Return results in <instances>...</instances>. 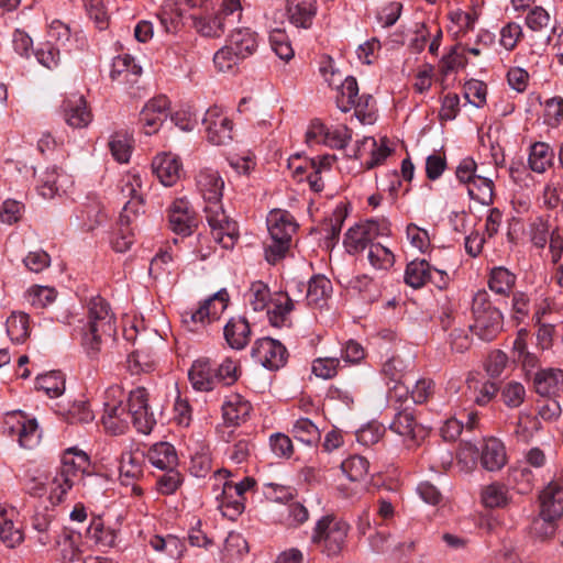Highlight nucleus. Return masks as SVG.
Wrapping results in <instances>:
<instances>
[{
    "mask_svg": "<svg viewBox=\"0 0 563 563\" xmlns=\"http://www.w3.org/2000/svg\"><path fill=\"white\" fill-rule=\"evenodd\" d=\"M90 457L86 452L77 448L66 449L52 481L51 499L62 503L74 486L81 487L82 496L95 497L102 494L103 479L90 472Z\"/></svg>",
    "mask_w": 563,
    "mask_h": 563,
    "instance_id": "1",
    "label": "nucleus"
},
{
    "mask_svg": "<svg viewBox=\"0 0 563 563\" xmlns=\"http://www.w3.org/2000/svg\"><path fill=\"white\" fill-rule=\"evenodd\" d=\"M87 311L86 321H78V324L74 327L73 335L79 339L86 355L90 360H96L104 341L115 333V317L110 305L100 296L90 298Z\"/></svg>",
    "mask_w": 563,
    "mask_h": 563,
    "instance_id": "2",
    "label": "nucleus"
},
{
    "mask_svg": "<svg viewBox=\"0 0 563 563\" xmlns=\"http://www.w3.org/2000/svg\"><path fill=\"white\" fill-rule=\"evenodd\" d=\"M230 475L228 470L217 471L214 481H223V483H216L213 493L221 514L230 520H235L244 511L245 494L256 485V481L252 477H244L239 483H233L228 479Z\"/></svg>",
    "mask_w": 563,
    "mask_h": 563,
    "instance_id": "3",
    "label": "nucleus"
},
{
    "mask_svg": "<svg viewBox=\"0 0 563 563\" xmlns=\"http://www.w3.org/2000/svg\"><path fill=\"white\" fill-rule=\"evenodd\" d=\"M266 221L271 242L265 246V258L275 264L288 252L298 224L290 212L282 209L272 210Z\"/></svg>",
    "mask_w": 563,
    "mask_h": 563,
    "instance_id": "4",
    "label": "nucleus"
},
{
    "mask_svg": "<svg viewBox=\"0 0 563 563\" xmlns=\"http://www.w3.org/2000/svg\"><path fill=\"white\" fill-rule=\"evenodd\" d=\"M349 531L346 521L325 515L316 522L310 541L328 558H338L346 547Z\"/></svg>",
    "mask_w": 563,
    "mask_h": 563,
    "instance_id": "5",
    "label": "nucleus"
},
{
    "mask_svg": "<svg viewBox=\"0 0 563 563\" xmlns=\"http://www.w3.org/2000/svg\"><path fill=\"white\" fill-rule=\"evenodd\" d=\"M336 107L342 112L354 109L355 117L362 124H373L376 120V102L371 95L358 96V86L354 77H346L339 87Z\"/></svg>",
    "mask_w": 563,
    "mask_h": 563,
    "instance_id": "6",
    "label": "nucleus"
},
{
    "mask_svg": "<svg viewBox=\"0 0 563 563\" xmlns=\"http://www.w3.org/2000/svg\"><path fill=\"white\" fill-rule=\"evenodd\" d=\"M474 322L470 330L483 341L494 340L503 330V314L488 300L486 291H478L473 298Z\"/></svg>",
    "mask_w": 563,
    "mask_h": 563,
    "instance_id": "7",
    "label": "nucleus"
},
{
    "mask_svg": "<svg viewBox=\"0 0 563 563\" xmlns=\"http://www.w3.org/2000/svg\"><path fill=\"white\" fill-rule=\"evenodd\" d=\"M242 16L240 0H222L214 14L192 15L194 26L206 37H220L228 25L239 22Z\"/></svg>",
    "mask_w": 563,
    "mask_h": 563,
    "instance_id": "8",
    "label": "nucleus"
},
{
    "mask_svg": "<svg viewBox=\"0 0 563 563\" xmlns=\"http://www.w3.org/2000/svg\"><path fill=\"white\" fill-rule=\"evenodd\" d=\"M390 223L387 219H368L351 227L344 236V247L349 254H358L379 236H389Z\"/></svg>",
    "mask_w": 563,
    "mask_h": 563,
    "instance_id": "9",
    "label": "nucleus"
},
{
    "mask_svg": "<svg viewBox=\"0 0 563 563\" xmlns=\"http://www.w3.org/2000/svg\"><path fill=\"white\" fill-rule=\"evenodd\" d=\"M124 399V390L119 385H112L103 393L101 422L104 429L112 434H122L129 427L130 413L123 405Z\"/></svg>",
    "mask_w": 563,
    "mask_h": 563,
    "instance_id": "10",
    "label": "nucleus"
},
{
    "mask_svg": "<svg viewBox=\"0 0 563 563\" xmlns=\"http://www.w3.org/2000/svg\"><path fill=\"white\" fill-rule=\"evenodd\" d=\"M203 212L213 239L222 247L232 249L239 238L238 224L225 213L221 200L206 202Z\"/></svg>",
    "mask_w": 563,
    "mask_h": 563,
    "instance_id": "11",
    "label": "nucleus"
},
{
    "mask_svg": "<svg viewBox=\"0 0 563 563\" xmlns=\"http://www.w3.org/2000/svg\"><path fill=\"white\" fill-rule=\"evenodd\" d=\"M3 428L8 435L16 437L21 448L31 450L41 441L42 433L36 419L27 417L20 410L5 415Z\"/></svg>",
    "mask_w": 563,
    "mask_h": 563,
    "instance_id": "12",
    "label": "nucleus"
},
{
    "mask_svg": "<svg viewBox=\"0 0 563 563\" xmlns=\"http://www.w3.org/2000/svg\"><path fill=\"white\" fill-rule=\"evenodd\" d=\"M540 516L543 520L544 537L554 534V521L563 516V486L559 482H550L540 493Z\"/></svg>",
    "mask_w": 563,
    "mask_h": 563,
    "instance_id": "13",
    "label": "nucleus"
},
{
    "mask_svg": "<svg viewBox=\"0 0 563 563\" xmlns=\"http://www.w3.org/2000/svg\"><path fill=\"white\" fill-rule=\"evenodd\" d=\"M526 25L532 33L530 35V46L533 51H543L551 42L552 34L555 33V20L542 7H534L526 16Z\"/></svg>",
    "mask_w": 563,
    "mask_h": 563,
    "instance_id": "14",
    "label": "nucleus"
},
{
    "mask_svg": "<svg viewBox=\"0 0 563 563\" xmlns=\"http://www.w3.org/2000/svg\"><path fill=\"white\" fill-rule=\"evenodd\" d=\"M352 139V131L345 125L328 128L320 120L311 121L307 132L306 142L308 145L324 144L331 148H344Z\"/></svg>",
    "mask_w": 563,
    "mask_h": 563,
    "instance_id": "15",
    "label": "nucleus"
},
{
    "mask_svg": "<svg viewBox=\"0 0 563 563\" xmlns=\"http://www.w3.org/2000/svg\"><path fill=\"white\" fill-rule=\"evenodd\" d=\"M128 413L140 433L148 434L156 426L154 413L150 411L148 407V393L144 387H137L130 391Z\"/></svg>",
    "mask_w": 563,
    "mask_h": 563,
    "instance_id": "16",
    "label": "nucleus"
},
{
    "mask_svg": "<svg viewBox=\"0 0 563 563\" xmlns=\"http://www.w3.org/2000/svg\"><path fill=\"white\" fill-rule=\"evenodd\" d=\"M206 137L213 145H225L233 139V122L219 106L210 107L202 119Z\"/></svg>",
    "mask_w": 563,
    "mask_h": 563,
    "instance_id": "17",
    "label": "nucleus"
},
{
    "mask_svg": "<svg viewBox=\"0 0 563 563\" xmlns=\"http://www.w3.org/2000/svg\"><path fill=\"white\" fill-rule=\"evenodd\" d=\"M287 350L277 340L271 338L258 339L252 347V357L267 369L276 371L287 361Z\"/></svg>",
    "mask_w": 563,
    "mask_h": 563,
    "instance_id": "18",
    "label": "nucleus"
},
{
    "mask_svg": "<svg viewBox=\"0 0 563 563\" xmlns=\"http://www.w3.org/2000/svg\"><path fill=\"white\" fill-rule=\"evenodd\" d=\"M60 111L65 123L73 129H85L93 119L86 98L79 93H70L65 97Z\"/></svg>",
    "mask_w": 563,
    "mask_h": 563,
    "instance_id": "19",
    "label": "nucleus"
},
{
    "mask_svg": "<svg viewBox=\"0 0 563 563\" xmlns=\"http://www.w3.org/2000/svg\"><path fill=\"white\" fill-rule=\"evenodd\" d=\"M120 195L124 201L121 213L132 214L136 218L143 208L142 178L137 173H128L123 175L118 185Z\"/></svg>",
    "mask_w": 563,
    "mask_h": 563,
    "instance_id": "20",
    "label": "nucleus"
},
{
    "mask_svg": "<svg viewBox=\"0 0 563 563\" xmlns=\"http://www.w3.org/2000/svg\"><path fill=\"white\" fill-rule=\"evenodd\" d=\"M170 102L166 96L148 100L140 113V122L146 135L156 133L168 115Z\"/></svg>",
    "mask_w": 563,
    "mask_h": 563,
    "instance_id": "21",
    "label": "nucleus"
},
{
    "mask_svg": "<svg viewBox=\"0 0 563 563\" xmlns=\"http://www.w3.org/2000/svg\"><path fill=\"white\" fill-rule=\"evenodd\" d=\"M169 228L176 234L190 235L197 227L194 211L189 201L184 198L176 199L168 209Z\"/></svg>",
    "mask_w": 563,
    "mask_h": 563,
    "instance_id": "22",
    "label": "nucleus"
},
{
    "mask_svg": "<svg viewBox=\"0 0 563 563\" xmlns=\"http://www.w3.org/2000/svg\"><path fill=\"white\" fill-rule=\"evenodd\" d=\"M152 169L164 186H173L180 178L183 164L176 155L161 153L154 157Z\"/></svg>",
    "mask_w": 563,
    "mask_h": 563,
    "instance_id": "23",
    "label": "nucleus"
},
{
    "mask_svg": "<svg viewBox=\"0 0 563 563\" xmlns=\"http://www.w3.org/2000/svg\"><path fill=\"white\" fill-rule=\"evenodd\" d=\"M389 429L399 434L408 448L416 445L418 439L423 434V429L417 423L413 413L408 409L401 410L395 416Z\"/></svg>",
    "mask_w": 563,
    "mask_h": 563,
    "instance_id": "24",
    "label": "nucleus"
},
{
    "mask_svg": "<svg viewBox=\"0 0 563 563\" xmlns=\"http://www.w3.org/2000/svg\"><path fill=\"white\" fill-rule=\"evenodd\" d=\"M188 377L194 389L198 391H210L218 385L216 367L207 357L198 358L192 363Z\"/></svg>",
    "mask_w": 563,
    "mask_h": 563,
    "instance_id": "25",
    "label": "nucleus"
},
{
    "mask_svg": "<svg viewBox=\"0 0 563 563\" xmlns=\"http://www.w3.org/2000/svg\"><path fill=\"white\" fill-rule=\"evenodd\" d=\"M196 186L205 202L222 199L224 181L218 170L200 169L196 175Z\"/></svg>",
    "mask_w": 563,
    "mask_h": 563,
    "instance_id": "26",
    "label": "nucleus"
},
{
    "mask_svg": "<svg viewBox=\"0 0 563 563\" xmlns=\"http://www.w3.org/2000/svg\"><path fill=\"white\" fill-rule=\"evenodd\" d=\"M251 327L246 318L233 317L223 328L228 345L233 350H243L251 341Z\"/></svg>",
    "mask_w": 563,
    "mask_h": 563,
    "instance_id": "27",
    "label": "nucleus"
},
{
    "mask_svg": "<svg viewBox=\"0 0 563 563\" xmlns=\"http://www.w3.org/2000/svg\"><path fill=\"white\" fill-rule=\"evenodd\" d=\"M145 455L140 451L123 452L120 460V481L123 485L130 486L139 481L144 474Z\"/></svg>",
    "mask_w": 563,
    "mask_h": 563,
    "instance_id": "28",
    "label": "nucleus"
},
{
    "mask_svg": "<svg viewBox=\"0 0 563 563\" xmlns=\"http://www.w3.org/2000/svg\"><path fill=\"white\" fill-rule=\"evenodd\" d=\"M479 457L481 464L486 471L496 472L501 470L507 463L504 443L496 438L486 439L481 449Z\"/></svg>",
    "mask_w": 563,
    "mask_h": 563,
    "instance_id": "29",
    "label": "nucleus"
},
{
    "mask_svg": "<svg viewBox=\"0 0 563 563\" xmlns=\"http://www.w3.org/2000/svg\"><path fill=\"white\" fill-rule=\"evenodd\" d=\"M251 410V402L239 394H231L222 405L224 422L230 426H239L245 422Z\"/></svg>",
    "mask_w": 563,
    "mask_h": 563,
    "instance_id": "30",
    "label": "nucleus"
},
{
    "mask_svg": "<svg viewBox=\"0 0 563 563\" xmlns=\"http://www.w3.org/2000/svg\"><path fill=\"white\" fill-rule=\"evenodd\" d=\"M68 181V176L64 174L62 168L57 166L47 167L38 176L37 191L45 198H54L65 183Z\"/></svg>",
    "mask_w": 563,
    "mask_h": 563,
    "instance_id": "31",
    "label": "nucleus"
},
{
    "mask_svg": "<svg viewBox=\"0 0 563 563\" xmlns=\"http://www.w3.org/2000/svg\"><path fill=\"white\" fill-rule=\"evenodd\" d=\"M287 11L294 25L308 29L317 13V0H287Z\"/></svg>",
    "mask_w": 563,
    "mask_h": 563,
    "instance_id": "32",
    "label": "nucleus"
},
{
    "mask_svg": "<svg viewBox=\"0 0 563 563\" xmlns=\"http://www.w3.org/2000/svg\"><path fill=\"white\" fill-rule=\"evenodd\" d=\"M273 308L267 310L269 323L275 328L290 327V313L294 310V300L288 294H278L272 300Z\"/></svg>",
    "mask_w": 563,
    "mask_h": 563,
    "instance_id": "33",
    "label": "nucleus"
},
{
    "mask_svg": "<svg viewBox=\"0 0 563 563\" xmlns=\"http://www.w3.org/2000/svg\"><path fill=\"white\" fill-rule=\"evenodd\" d=\"M481 504L485 508H505L509 505L511 497L507 485L500 482H493L481 488Z\"/></svg>",
    "mask_w": 563,
    "mask_h": 563,
    "instance_id": "34",
    "label": "nucleus"
},
{
    "mask_svg": "<svg viewBox=\"0 0 563 563\" xmlns=\"http://www.w3.org/2000/svg\"><path fill=\"white\" fill-rule=\"evenodd\" d=\"M467 393L471 400L478 406L488 405L498 393V385L495 382L468 377L466 380Z\"/></svg>",
    "mask_w": 563,
    "mask_h": 563,
    "instance_id": "35",
    "label": "nucleus"
},
{
    "mask_svg": "<svg viewBox=\"0 0 563 563\" xmlns=\"http://www.w3.org/2000/svg\"><path fill=\"white\" fill-rule=\"evenodd\" d=\"M228 45L245 59L257 48L256 34L249 27H238L230 34Z\"/></svg>",
    "mask_w": 563,
    "mask_h": 563,
    "instance_id": "36",
    "label": "nucleus"
},
{
    "mask_svg": "<svg viewBox=\"0 0 563 563\" xmlns=\"http://www.w3.org/2000/svg\"><path fill=\"white\" fill-rule=\"evenodd\" d=\"M554 161V151L545 142H534L529 148V168L538 174L545 173Z\"/></svg>",
    "mask_w": 563,
    "mask_h": 563,
    "instance_id": "37",
    "label": "nucleus"
},
{
    "mask_svg": "<svg viewBox=\"0 0 563 563\" xmlns=\"http://www.w3.org/2000/svg\"><path fill=\"white\" fill-rule=\"evenodd\" d=\"M133 216L121 213L118 222V228L113 232L111 240L112 247L115 252L124 253L130 250L134 243V232L131 227L133 223Z\"/></svg>",
    "mask_w": 563,
    "mask_h": 563,
    "instance_id": "38",
    "label": "nucleus"
},
{
    "mask_svg": "<svg viewBox=\"0 0 563 563\" xmlns=\"http://www.w3.org/2000/svg\"><path fill=\"white\" fill-rule=\"evenodd\" d=\"M147 459L154 467L163 471L175 467L178 462L175 448L167 442L154 444L148 450Z\"/></svg>",
    "mask_w": 563,
    "mask_h": 563,
    "instance_id": "39",
    "label": "nucleus"
},
{
    "mask_svg": "<svg viewBox=\"0 0 563 563\" xmlns=\"http://www.w3.org/2000/svg\"><path fill=\"white\" fill-rule=\"evenodd\" d=\"M430 272H432V266L428 261L413 260L406 266L405 283L415 289H419L430 279Z\"/></svg>",
    "mask_w": 563,
    "mask_h": 563,
    "instance_id": "40",
    "label": "nucleus"
},
{
    "mask_svg": "<svg viewBox=\"0 0 563 563\" xmlns=\"http://www.w3.org/2000/svg\"><path fill=\"white\" fill-rule=\"evenodd\" d=\"M534 383L539 394H554L555 391L563 389V371L559 368L539 371L536 374Z\"/></svg>",
    "mask_w": 563,
    "mask_h": 563,
    "instance_id": "41",
    "label": "nucleus"
},
{
    "mask_svg": "<svg viewBox=\"0 0 563 563\" xmlns=\"http://www.w3.org/2000/svg\"><path fill=\"white\" fill-rule=\"evenodd\" d=\"M516 275L504 266L492 268L488 278L489 289L498 295L508 296L516 285Z\"/></svg>",
    "mask_w": 563,
    "mask_h": 563,
    "instance_id": "42",
    "label": "nucleus"
},
{
    "mask_svg": "<svg viewBox=\"0 0 563 563\" xmlns=\"http://www.w3.org/2000/svg\"><path fill=\"white\" fill-rule=\"evenodd\" d=\"M332 291V284L330 279L324 276H313L307 286L306 300L309 306H322V303L330 297Z\"/></svg>",
    "mask_w": 563,
    "mask_h": 563,
    "instance_id": "43",
    "label": "nucleus"
},
{
    "mask_svg": "<svg viewBox=\"0 0 563 563\" xmlns=\"http://www.w3.org/2000/svg\"><path fill=\"white\" fill-rule=\"evenodd\" d=\"M466 187L471 199L485 206L493 203L494 181L490 178L477 175Z\"/></svg>",
    "mask_w": 563,
    "mask_h": 563,
    "instance_id": "44",
    "label": "nucleus"
},
{
    "mask_svg": "<svg viewBox=\"0 0 563 563\" xmlns=\"http://www.w3.org/2000/svg\"><path fill=\"white\" fill-rule=\"evenodd\" d=\"M5 325L7 333L12 342L22 343L30 334V320L29 316L24 312H12L8 317Z\"/></svg>",
    "mask_w": 563,
    "mask_h": 563,
    "instance_id": "45",
    "label": "nucleus"
},
{
    "mask_svg": "<svg viewBox=\"0 0 563 563\" xmlns=\"http://www.w3.org/2000/svg\"><path fill=\"white\" fill-rule=\"evenodd\" d=\"M181 321L189 331H198L208 323L213 322L210 318L209 309L203 300L197 308L187 309L181 312Z\"/></svg>",
    "mask_w": 563,
    "mask_h": 563,
    "instance_id": "46",
    "label": "nucleus"
},
{
    "mask_svg": "<svg viewBox=\"0 0 563 563\" xmlns=\"http://www.w3.org/2000/svg\"><path fill=\"white\" fill-rule=\"evenodd\" d=\"M36 388L49 398H57L65 391V378L60 372L53 371L36 378Z\"/></svg>",
    "mask_w": 563,
    "mask_h": 563,
    "instance_id": "47",
    "label": "nucleus"
},
{
    "mask_svg": "<svg viewBox=\"0 0 563 563\" xmlns=\"http://www.w3.org/2000/svg\"><path fill=\"white\" fill-rule=\"evenodd\" d=\"M249 550L247 542L239 532L231 531L224 540L222 560L232 563Z\"/></svg>",
    "mask_w": 563,
    "mask_h": 563,
    "instance_id": "48",
    "label": "nucleus"
},
{
    "mask_svg": "<svg viewBox=\"0 0 563 563\" xmlns=\"http://www.w3.org/2000/svg\"><path fill=\"white\" fill-rule=\"evenodd\" d=\"M247 301L254 311H263L272 302L271 290L262 280L253 282L246 294Z\"/></svg>",
    "mask_w": 563,
    "mask_h": 563,
    "instance_id": "49",
    "label": "nucleus"
},
{
    "mask_svg": "<svg viewBox=\"0 0 563 563\" xmlns=\"http://www.w3.org/2000/svg\"><path fill=\"white\" fill-rule=\"evenodd\" d=\"M367 258L375 269L388 271L395 264L394 253L380 243L369 245Z\"/></svg>",
    "mask_w": 563,
    "mask_h": 563,
    "instance_id": "50",
    "label": "nucleus"
},
{
    "mask_svg": "<svg viewBox=\"0 0 563 563\" xmlns=\"http://www.w3.org/2000/svg\"><path fill=\"white\" fill-rule=\"evenodd\" d=\"M295 439L298 441L312 445L320 441V431L318 427L308 418H299L294 423L291 430Z\"/></svg>",
    "mask_w": 563,
    "mask_h": 563,
    "instance_id": "51",
    "label": "nucleus"
},
{
    "mask_svg": "<svg viewBox=\"0 0 563 563\" xmlns=\"http://www.w3.org/2000/svg\"><path fill=\"white\" fill-rule=\"evenodd\" d=\"M126 363L128 369L133 375L150 372L155 363L154 353L152 350L147 352L139 347L129 355Z\"/></svg>",
    "mask_w": 563,
    "mask_h": 563,
    "instance_id": "52",
    "label": "nucleus"
},
{
    "mask_svg": "<svg viewBox=\"0 0 563 563\" xmlns=\"http://www.w3.org/2000/svg\"><path fill=\"white\" fill-rule=\"evenodd\" d=\"M344 217L341 211H334L320 227V233L325 240L328 247L334 246L338 242L343 225Z\"/></svg>",
    "mask_w": 563,
    "mask_h": 563,
    "instance_id": "53",
    "label": "nucleus"
},
{
    "mask_svg": "<svg viewBox=\"0 0 563 563\" xmlns=\"http://www.w3.org/2000/svg\"><path fill=\"white\" fill-rule=\"evenodd\" d=\"M341 468L349 479L357 482L367 475L369 463L361 455H353L342 462Z\"/></svg>",
    "mask_w": 563,
    "mask_h": 563,
    "instance_id": "54",
    "label": "nucleus"
},
{
    "mask_svg": "<svg viewBox=\"0 0 563 563\" xmlns=\"http://www.w3.org/2000/svg\"><path fill=\"white\" fill-rule=\"evenodd\" d=\"M509 481L520 494L529 493L534 483V475L527 465H518L510 468Z\"/></svg>",
    "mask_w": 563,
    "mask_h": 563,
    "instance_id": "55",
    "label": "nucleus"
},
{
    "mask_svg": "<svg viewBox=\"0 0 563 563\" xmlns=\"http://www.w3.org/2000/svg\"><path fill=\"white\" fill-rule=\"evenodd\" d=\"M540 429L538 417L529 413H520L515 429V435L518 441L528 443Z\"/></svg>",
    "mask_w": 563,
    "mask_h": 563,
    "instance_id": "56",
    "label": "nucleus"
},
{
    "mask_svg": "<svg viewBox=\"0 0 563 563\" xmlns=\"http://www.w3.org/2000/svg\"><path fill=\"white\" fill-rule=\"evenodd\" d=\"M550 224L549 220L543 217H538L529 224V236L531 243L538 247L543 249L550 239Z\"/></svg>",
    "mask_w": 563,
    "mask_h": 563,
    "instance_id": "57",
    "label": "nucleus"
},
{
    "mask_svg": "<svg viewBox=\"0 0 563 563\" xmlns=\"http://www.w3.org/2000/svg\"><path fill=\"white\" fill-rule=\"evenodd\" d=\"M341 365L339 357H318L313 360L311 371L322 379H331L338 375Z\"/></svg>",
    "mask_w": 563,
    "mask_h": 563,
    "instance_id": "58",
    "label": "nucleus"
},
{
    "mask_svg": "<svg viewBox=\"0 0 563 563\" xmlns=\"http://www.w3.org/2000/svg\"><path fill=\"white\" fill-rule=\"evenodd\" d=\"M86 533L87 538L92 540L96 544L111 547L114 543V534L109 529L104 528L100 518L91 520Z\"/></svg>",
    "mask_w": 563,
    "mask_h": 563,
    "instance_id": "59",
    "label": "nucleus"
},
{
    "mask_svg": "<svg viewBox=\"0 0 563 563\" xmlns=\"http://www.w3.org/2000/svg\"><path fill=\"white\" fill-rule=\"evenodd\" d=\"M84 7L99 30L108 27L110 18L102 0H84Z\"/></svg>",
    "mask_w": 563,
    "mask_h": 563,
    "instance_id": "60",
    "label": "nucleus"
},
{
    "mask_svg": "<svg viewBox=\"0 0 563 563\" xmlns=\"http://www.w3.org/2000/svg\"><path fill=\"white\" fill-rule=\"evenodd\" d=\"M269 43L275 54L283 60L288 62L294 57V49L287 35L280 30H274L269 35Z\"/></svg>",
    "mask_w": 563,
    "mask_h": 563,
    "instance_id": "61",
    "label": "nucleus"
},
{
    "mask_svg": "<svg viewBox=\"0 0 563 563\" xmlns=\"http://www.w3.org/2000/svg\"><path fill=\"white\" fill-rule=\"evenodd\" d=\"M243 58L240 57L228 44L216 52L213 56V64L221 73H228Z\"/></svg>",
    "mask_w": 563,
    "mask_h": 563,
    "instance_id": "62",
    "label": "nucleus"
},
{
    "mask_svg": "<svg viewBox=\"0 0 563 563\" xmlns=\"http://www.w3.org/2000/svg\"><path fill=\"white\" fill-rule=\"evenodd\" d=\"M487 86L481 81L472 79L464 85L465 99L476 108H482L486 103Z\"/></svg>",
    "mask_w": 563,
    "mask_h": 563,
    "instance_id": "63",
    "label": "nucleus"
},
{
    "mask_svg": "<svg viewBox=\"0 0 563 563\" xmlns=\"http://www.w3.org/2000/svg\"><path fill=\"white\" fill-rule=\"evenodd\" d=\"M526 398V388L521 383L509 382L501 390V399L509 408H518Z\"/></svg>",
    "mask_w": 563,
    "mask_h": 563,
    "instance_id": "64",
    "label": "nucleus"
}]
</instances>
